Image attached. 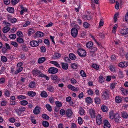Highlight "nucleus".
Here are the masks:
<instances>
[{
	"mask_svg": "<svg viewBox=\"0 0 128 128\" xmlns=\"http://www.w3.org/2000/svg\"><path fill=\"white\" fill-rule=\"evenodd\" d=\"M77 52L78 55L80 57H84L86 55V51L81 48L78 49V50Z\"/></svg>",
	"mask_w": 128,
	"mask_h": 128,
	"instance_id": "f257e3e1",
	"label": "nucleus"
},
{
	"mask_svg": "<svg viewBox=\"0 0 128 128\" xmlns=\"http://www.w3.org/2000/svg\"><path fill=\"white\" fill-rule=\"evenodd\" d=\"M32 73L34 75L37 74L41 77L44 76V74L42 73L41 71L38 70H32Z\"/></svg>",
	"mask_w": 128,
	"mask_h": 128,
	"instance_id": "f03ea898",
	"label": "nucleus"
},
{
	"mask_svg": "<svg viewBox=\"0 0 128 128\" xmlns=\"http://www.w3.org/2000/svg\"><path fill=\"white\" fill-rule=\"evenodd\" d=\"M71 34L72 36L74 37H76L78 34L77 29L74 28H72L71 30Z\"/></svg>",
	"mask_w": 128,
	"mask_h": 128,
	"instance_id": "7ed1b4c3",
	"label": "nucleus"
},
{
	"mask_svg": "<svg viewBox=\"0 0 128 128\" xmlns=\"http://www.w3.org/2000/svg\"><path fill=\"white\" fill-rule=\"evenodd\" d=\"M48 71L50 73L55 74L58 72V70L54 67H51L49 68Z\"/></svg>",
	"mask_w": 128,
	"mask_h": 128,
	"instance_id": "20e7f679",
	"label": "nucleus"
},
{
	"mask_svg": "<svg viewBox=\"0 0 128 128\" xmlns=\"http://www.w3.org/2000/svg\"><path fill=\"white\" fill-rule=\"evenodd\" d=\"M102 93L103 98L104 100L108 99L109 98V93L107 90L106 91H103Z\"/></svg>",
	"mask_w": 128,
	"mask_h": 128,
	"instance_id": "39448f33",
	"label": "nucleus"
},
{
	"mask_svg": "<svg viewBox=\"0 0 128 128\" xmlns=\"http://www.w3.org/2000/svg\"><path fill=\"white\" fill-rule=\"evenodd\" d=\"M102 118L100 114H98L96 117V122L98 124H100L102 122Z\"/></svg>",
	"mask_w": 128,
	"mask_h": 128,
	"instance_id": "423d86ee",
	"label": "nucleus"
},
{
	"mask_svg": "<svg viewBox=\"0 0 128 128\" xmlns=\"http://www.w3.org/2000/svg\"><path fill=\"white\" fill-rule=\"evenodd\" d=\"M89 112L92 118H94L96 117L95 111L94 109H89Z\"/></svg>",
	"mask_w": 128,
	"mask_h": 128,
	"instance_id": "0eeeda50",
	"label": "nucleus"
},
{
	"mask_svg": "<svg viewBox=\"0 0 128 128\" xmlns=\"http://www.w3.org/2000/svg\"><path fill=\"white\" fill-rule=\"evenodd\" d=\"M118 66L121 68L126 67L128 66V62H122L118 64Z\"/></svg>",
	"mask_w": 128,
	"mask_h": 128,
	"instance_id": "6e6552de",
	"label": "nucleus"
},
{
	"mask_svg": "<svg viewBox=\"0 0 128 128\" xmlns=\"http://www.w3.org/2000/svg\"><path fill=\"white\" fill-rule=\"evenodd\" d=\"M31 46L33 47H35L38 46L39 44L38 42L36 40H32L30 42Z\"/></svg>",
	"mask_w": 128,
	"mask_h": 128,
	"instance_id": "1a4fd4ad",
	"label": "nucleus"
},
{
	"mask_svg": "<svg viewBox=\"0 0 128 128\" xmlns=\"http://www.w3.org/2000/svg\"><path fill=\"white\" fill-rule=\"evenodd\" d=\"M72 113V110L70 109H68L66 111V114L68 118L71 117Z\"/></svg>",
	"mask_w": 128,
	"mask_h": 128,
	"instance_id": "9d476101",
	"label": "nucleus"
},
{
	"mask_svg": "<svg viewBox=\"0 0 128 128\" xmlns=\"http://www.w3.org/2000/svg\"><path fill=\"white\" fill-rule=\"evenodd\" d=\"M104 122V128H110V125L109 122L107 120H105L103 121Z\"/></svg>",
	"mask_w": 128,
	"mask_h": 128,
	"instance_id": "9b49d317",
	"label": "nucleus"
},
{
	"mask_svg": "<svg viewBox=\"0 0 128 128\" xmlns=\"http://www.w3.org/2000/svg\"><path fill=\"white\" fill-rule=\"evenodd\" d=\"M40 108L38 106H36L33 110V113L36 114H38L40 112Z\"/></svg>",
	"mask_w": 128,
	"mask_h": 128,
	"instance_id": "f8f14e48",
	"label": "nucleus"
},
{
	"mask_svg": "<svg viewBox=\"0 0 128 128\" xmlns=\"http://www.w3.org/2000/svg\"><path fill=\"white\" fill-rule=\"evenodd\" d=\"M8 21L12 23L16 22L17 21V19L15 18H12V16H8L7 18Z\"/></svg>",
	"mask_w": 128,
	"mask_h": 128,
	"instance_id": "ddd939ff",
	"label": "nucleus"
},
{
	"mask_svg": "<svg viewBox=\"0 0 128 128\" xmlns=\"http://www.w3.org/2000/svg\"><path fill=\"white\" fill-rule=\"evenodd\" d=\"M120 32L121 34L123 35H126L128 34V28L120 30Z\"/></svg>",
	"mask_w": 128,
	"mask_h": 128,
	"instance_id": "4468645a",
	"label": "nucleus"
},
{
	"mask_svg": "<svg viewBox=\"0 0 128 128\" xmlns=\"http://www.w3.org/2000/svg\"><path fill=\"white\" fill-rule=\"evenodd\" d=\"M21 10L20 12V14L21 15H22L24 12L27 11V9L26 8L23 7L22 5L20 6Z\"/></svg>",
	"mask_w": 128,
	"mask_h": 128,
	"instance_id": "2eb2a0df",
	"label": "nucleus"
},
{
	"mask_svg": "<svg viewBox=\"0 0 128 128\" xmlns=\"http://www.w3.org/2000/svg\"><path fill=\"white\" fill-rule=\"evenodd\" d=\"M115 121L116 122H118L119 121L120 116L118 113L114 114V118Z\"/></svg>",
	"mask_w": 128,
	"mask_h": 128,
	"instance_id": "dca6fc26",
	"label": "nucleus"
},
{
	"mask_svg": "<svg viewBox=\"0 0 128 128\" xmlns=\"http://www.w3.org/2000/svg\"><path fill=\"white\" fill-rule=\"evenodd\" d=\"M62 68L64 70H67L68 68V65L67 63H62Z\"/></svg>",
	"mask_w": 128,
	"mask_h": 128,
	"instance_id": "f3484780",
	"label": "nucleus"
},
{
	"mask_svg": "<svg viewBox=\"0 0 128 128\" xmlns=\"http://www.w3.org/2000/svg\"><path fill=\"white\" fill-rule=\"evenodd\" d=\"M93 46V43L91 42H88L86 44V47L90 49H91V48Z\"/></svg>",
	"mask_w": 128,
	"mask_h": 128,
	"instance_id": "a211bd4d",
	"label": "nucleus"
},
{
	"mask_svg": "<svg viewBox=\"0 0 128 128\" xmlns=\"http://www.w3.org/2000/svg\"><path fill=\"white\" fill-rule=\"evenodd\" d=\"M46 60L45 57H42L40 58H39L38 60V62L39 64H41L43 63Z\"/></svg>",
	"mask_w": 128,
	"mask_h": 128,
	"instance_id": "6ab92c4d",
	"label": "nucleus"
},
{
	"mask_svg": "<svg viewBox=\"0 0 128 128\" xmlns=\"http://www.w3.org/2000/svg\"><path fill=\"white\" fill-rule=\"evenodd\" d=\"M10 29V28L8 26H5L4 28L2 31L4 33H5L8 32Z\"/></svg>",
	"mask_w": 128,
	"mask_h": 128,
	"instance_id": "aec40b11",
	"label": "nucleus"
},
{
	"mask_svg": "<svg viewBox=\"0 0 128 128\" xmlns=\"http://www.w3.org/2000/svg\"><path fill=\"white\" fill-rule=\"evenodd\" d=\"M36 36L38 37H43L44 36V34L40 32H37L36 33Z\"/></svg>",
	"mask_w": 128,
	"mask_h": 128,
	"instance_id": "412c9836",
	"label": "nucleus"
},
{
	"mask_svg": "<svg viewBox=\"0 0 128 128\" xmlns=\"http://www.w3.org/2000/svg\"><path fill=\"white\" fill-rule=\"evenodd\" d=\"M61 56L60 54L58 53H56L53 55L52 58L54 59H58Z\"/></svg>",
	"mask_w": 128,
	"mask_h": 128,
	"instance_id": "4be33fe9",
	"label": "nucleus"
},
{
	"mask_svg": "<svg viewBox=\"0 0 128 128\" xmlns=\"http://www.w3.org/2000/svg\"><path fill=\"white\" fill-rule=\"evenodd\" d=\"M26 109V108L25 107L21 106L17 109V110L21 113L24 111Z\"/></svg>",
	"mask_w": 128,
	"mask_h": 128,
	"instance_id": "5701e85b",
	"label": "nucleus"
},
{
	"mask_svg": "<svg viewBox=\"0 0 128 128\" xmlns=\"http://www.w3.org/2000/svg\"><path fill=\"white\" fill-rule=\"evenodd\" d=\"M28 94L30 96H35L36 93L35 92L32 91L29 92L28 93Z\"/></svg>",
	"mask_w": 128,
	"mask_h": 128,
	"instance_id": "b1692460",
	"label": "nucleus"
},
{
	"mask_svg": "<svg viewBox=\"0 0 128 128\" xmlns=\"http://www.w3.org/2000/svg\"><path fill=\"white\" fill-rule=\"evenodd\" d=\"M122 116L125 118H128V115L127 113L123 111L121 112Z\"/></svg>",
	"mask_w": 128,
	"mask_h": 128,
	"instance_id": "393cba45",
	"label": "nucleus"
},
{
	"mask_svg": "<svg viewBox=\"0 0 128 128\" xmlns=\"http://www.w3.org/2000/svg\"><path fill=\"white\" fill-rule=\"evenodd\" d=\"M41 96L43 98H46L48 96V94L46 92L43 91L41 92L40 94Z\"/></svg>",
	"mask_w": 128,
	"mask_h": 128,
	"instance_id": "a878e982",
	"label": "nucleus"
},
{
	"mask_svg": "<svg viewBox=\"0 0 128 128\" xmlns=\"http://www.w3.org/2000/svg\"><path fill=\"white\" fill-rule=\"evenodd\" d=\"M6 10L8 12L10 13H13L14 11V8L11 7L7 8Z\"/></svg>",
	"mask_w": 128,
	"mask_h": 128,
	"instance_id": "bb28decb",
	"label": "nucleus"
},
{
	"mask_svg": "<svg viewBox=\"0 0 128 128\" xmlns=\"http://www.w3.org/2000/svg\"><path fill=\"white\" fill-rule=\"evenodd\" d=\"M101 108L103 112H106L108 111V108L105 105L102 106Z\"/></svg>",
	"mask_w": 128,
	"mask_h": 128,
	"instance_id": "cd10ccee",
	"label": "nucleus"
},
{
	"mask_svg": "<svg viewBox=\"0 0 128 128\" xmlns=\"http://www.w3.org/2000/svg\"><path fill=\"white\" fill-rule=\"evenodd\" d=\"M43 126L45 127H48L49 126L48 122L46 121H44L42 122Z\"/></svg>",
	"mask_w": 128,
	"mask_h": 128,
	"instance_id": "c85d7f7f",
	"label": "nucleus"
},
{
	"mask_svg": "<svg viewBox=\"0 0 128 128\" xmlns=\"http://www.w3.org/2000/svg\"><path fill=\"white\" fill-rule=\"evenodd\" d=\"M110 118L111 119H113L114 118V112L112 111L110 112Z\"/></svg>",
	"mask_w": 128,
	"mask_h": 128,
	"instance_id": "c756f323",
	"label": "nucleus"
},
{
	"mask_svg": "<svg viewBox=\"0 0 128 128\" xmlns=\"http://www.w3.org/2000/svg\"><path fill=\"white\" fill-rule=\"evenodd\" d=\"M47 90L50 92H53L54 90L53 87L51 86H48Z\"/></svg>",
	"mask_w": 128,
	"mask_h": 128,
	"instance_id": "7c9ffc66",
	"label": "nucleus"
},
{
	"mask_svg": "<svg viewBox=\"0 0 128 128\" xmlns=\"http://www.w3.org/2000/svg\"><path fill=\"white\" fill-rule=\"evenodd\" d=\"M116 101V102L119 103L122 101V99L118 96H116L115 98Z\"/></svg>",
	"mask_w": 128,
	"mask_h": 128,
	"instance_id": "2f4dec72",
	"label": "nucleus"
},
{
	"mask_svg": "<svg viewBox=\"0 0 128 128\" xmlns=\"http://www.w3.org/2000/svg\"><path fill=\"white\" fill-rule=\"evenodd\" d=\"M69 57L70 59L74 60L76 58L75 55L73 54H70L69 55Z\"/></svg>",
	"mask_w": 128,
	"mask_h": 128,
	"instance_id": "473e14b6",
	"label": "nucleus"
},
{
	"mask_svg": "<svg viewBox=\"0 0 128 128\" xmlns=\"http://www.w3.org/2000/svg\"><path fill=\"white\" fill-rule=\"evenodd\" d=\"M35 82L34 81H32L30 83L29 86L31 88H34L35 86Z\"/></svg>",
	"mask_w": 128,
	"mask_h": 128,
	"instance_id": "72a5a7b5",
	"label": "nucleus"
},
{
	"mask_svg": "<svg viewBox=\"0 0 128 128\" xmlns=\"http://www.w3.org/2000/svg\"><path fill=\"white\" fill-rule=\"evenodd\" d=\"M97 50V49L95 47H93L90 50V54H94V52H96Z\"/></svg>",
	"mask_w": 128,
	"mask_h": 128,
	"instance_id": "f704fd0d",
	"label": "nucleus"
},
{
	"mask_svg": "<svg viewBox=\"0 0 128 128\" xmlns=\"http://www.w3.org/2000/svg\"><path fill=\"white\" fill-rule=\"evenodd\" d=\"M20 103L23 106H25L28 104V102L26 100H23L21 101Z\"/></svg>",
	"mask_w": 128,
	"mask_h": 128,
	"instance_id": "c9c22d12",
	"label": "nucleus"
},
{
	"mask_svg": "<svg viewBox=\"0 0 128 128\" xmlns=\"http://www.w3.org/2000/svg\"><path fill=\"white\" fill-rule=\"evenodd\" d=\"M55 103L56 106L57 107H60L62 106V103L58 101H56L55 102Z\"/></svg>",
	"mask_w": 128,
	"mask_h": 128,
	"instance_id": "e433bc0d",
	"label": "nucleus"
},
{
	"mask_svg": "<svg viewBox=\"0 0 128 128\" xmlns=\"http://www.w3.org/2000/svg\"><path fill=\"white\" fill-rule=\"evenodd\" d=\"M34 29L32 28H30L29 30L28 34L29 36H30L32 34L34 33Z\"/></svg>",
	"mask_w": 128,
	"mask_h": 128,
	"instance_id": "4c0bfd02",
	"label": "nucleus"
},
{
	"mask_svg": "<svg viewBox=\"0 0 128 128\" xmlns=\"http://www.w3.org/2000/svg\"><path fill=\"white\" fill-rule=\"evenodd\" d=\"M17 98L18 100H24L26 99V97L25 96L20 95L18 96Z\"/></svg>",
	"mask_w": 128,
	"mask_h": 128,
	"instance_id": "58836bf2",
	"label": "nucleus"
},
{
	"mask_svg": "<svg viewBox=\"0 0 128 128\" xmlns=\"http://www.w3.org/2000/svg\"><path fill=\"white\" fill-rule=\"evenodd\" d=\"M47 109L50 112H51L52 110V107L50 105L48 104H47L46 106Z\"/></svg>",
	"mask_w": 128,
	"mask_h": 128,
	"instance_id": "ea45409f",
	"label": "nucleus"
},
{
	"mask_svg": "<svg viewBox=\"0 0 128 128\" xmlns=\"http://www.w3.org/2000/svg\"><path fill=\"white\" fill-rule=\"evenodd\" d=\"M42 116L43 118L45 119L46 120H48L50 118L46 114H43Z\"/></svg>",
	"mask_w": 128,
	"mask_h": 128,
	"instance_id": "a19ab883",
	"label": "nucleus"
},
{
	"mask_svg": "<svg viewBox=\"0 0 128 128\" xmlns=\"http://www.w3.org/2000/svg\"><path fill=\"white\" fill-rule=\"evenodd\" d=\"M51 63L53 64L54 65L58 67H60V65L56 61H52L51 62Z\"/></svg>",
	"mask_w": 128,
	"mask_h": 128,
	"instance_id": "79ce46f5",
	"label": "nucleus"
},
{
	"mask_svg": "<svg viewBox=\"0 0 128 128\" xmlns=\"http://www.w3.org/2000/svg\"><path fill=\"white\" fill-rule=\"evenodd\" d=\"M16 41L20 43H22L24 42L23 39L20 37L18 38Z\"/></svg>",
	"mask_w": 128,
	"mask_h": 128,
	"instance_id": "37998d69",
	"label": "nucleus"
},
{
	"mask_svg": "<svg viewBox=\"0 0 128 128\" xmlns=\"http://www.w3.org/2000/svg\"><path fill=\"white\" fill-rule=\"evenodd\" d=\"M86 101L88 103H90L92 102V99L90 97H88L86 99Z\"/></svg>",
	"mask_w": 128,
	"mask_h": 128,
	"instance_id": "c03bdc74",
	"label": "nucleus"
},
{
	"mask_svg": "<svg viewBox=\"0 0 128 128\" xmlns=\"http://www.w3.org/2000/svg\"><path fill=\"white\" fill-rule=\"evenodd\" d=\"M10 38L12 39H15L16 37V36L15 34H11L9 36Z\"/></svg>",
	"mask_w": 128,
	"mask_h": 128,
	"instance_id": "a18cd8bd",
	"label": "nucleus"
},
{
	"mask_svg": "<svg viewBox=\"0 0 128 128\" xmlns=\"http://www.w3.org/2000/svg\"><path fill=\"white\" fill-rule=\"evenodd\" d=\"M95 103L99 104L100 103V100L98 97H96L95 99Z\"/></svg>",
	"mask_w": 128,
	"mask_h": 128,
	"instance_id": "49530a36",
	"label": "nucleus"
},
{
	"mask_svg": "<svg viewBox=\"0 0 128 128\" xmlns=\"http://www.w3.org/2000/svg\"><path fill=\"white\" fill-rule=\"evenodd\" d=\"M84 111L83 108H81L80 109L79 113L81 115H83L84 114Z\"/></svg>",
	"mask_w": 128,
	"mask_h": 128,
	"instance_id": "de8ad7c7",
	"label": "nucleus"
},
{
	"mask_svg": "<svg viewBox=\"0 0 128 128\" xmlns=\"http://www.w3.org/2000/svg\"><path fill=\"white\" fill-rule=\"evenodd\" d=\"M44 42L46 44L47 46H50V42L49 40L48 39H44Z\"/></svg>",
	"mask_w": 128,
	"mask_h": 128,
	"instance_id": "09e8293b",
	"label": "nucleus"
},
{
	"mask_svg": "<svg viewBox=\"0 0 128 128\" xmlns=\"http://www.w3.org/2000/svg\"><path fill=\"white\" fill-rule=\"evenodd\" d=\"M2 51L3 53L5 54L6 52L8 51V50L5 46H4L2 48Z\"/></svg>",
	"mask_w": 128,
	"mask_h": 128,
	"instance_id": "8fccbe9b",
	"label": "nucleus"
},
{
	"mask_svg": "<svg viewBox=\"0 0 128 128\" xmlns=\"http://www.w3.org/2000/svg\"><path fill=\"white\" fill-rule=\"evenodd\" d=\"M92 67L95 69L98 70L99 68V66L96 64H93L92 65Z\"/></svg>",
	"mask_w": 128,
	"mask_h": 128,
	"instance_id": "3c124183",
	"label": "nucleus"
},
{
	"mask_svg": "<svg viewBox=\"0 0 128 128\" xmlns=\"http://www.w3.org/2000/svg\"><path fill=\"white\" fill-rule=\"evenodd\" d=\"M80 73L81 75L83 77H85L86 76V73L83 70H82L80 71Z\"/></svg>",
	"mask_w": 128,
	"mask_h": 128,
	"instance_id": "603ef678",
	"label": "nucleus"
},
{
	"mask_svg": "<svg viewBox=\"0 0 128 128\" xmlns=\"http://www.w3.org/2000/svg\"><path fill=\"white\" fill-rule=\"evenodd\" d=\"M7 103V102L5 100H4L1 102V105L2 106H5Z\"/></svg>",
	"mask_w": 128,
	"mask_h": 128,
	"instance_id": "864d4df0",
	"label": "nucleus"
},
{
	"mask_svg": "<svg viewBox=\"0 0 128 128\" xmlns=\"http://www.w3.org/2000/svg\"><path fill=\"white\" fill-rule=\"evenodd\" d=\"M1 60L3 62H5L7 60L5 56H1Z\"/></svg>",
	"mask_w": 128,
	"mask_h": 128,
	"instance_id": "5fc2aeb1",
	"label": "nucleus"
},
{
	"mask_svg": "<svg viewBox=\"0 0 128 128\" xmlns=\"http://www.w3.org/2000/svg\"><path fill=\"white\" fill-rule=\"evenodd\" d=\"M119 77L120 78H122L123 77V74L122 71L120 70L118 72Z\"/></svg>",
	"mask_w": 128,
	"mask_h": 128,
	"instance_id": "6e6d98bb",
	"label": "nucleus"
},
{
	"mask_svg": "<svg viewBox=\"0 0 128 128\" xmlns=\"http://www.w3.org/2000/svg\"><path fill=\"white\" fill-rule=\"evenodd\" d=\"M66 114V112L64 109H61L60 111V114L62 116Z\"/></svg>",
	"mask_w": 128,
	"mask_h": 128,
	"instance_id": "4d7b16f0",
	"label": "nucleus"
},
{
	"mask_svg": "<svg viewBox=\"0 0 128 128\" xmlns=\"http://www.w3.org/2000/svg\"><path fill=\"white\" fill-rule=\"evenodd\" d=\"M49 100L50 102L52 104L54 102V98L52 97H50L49 98Z\"/></svg>",
	"mask_w": 128,
	"mask_h": 128,
	"instance_id": "13d9d810",
	"label": "nucleus"
},
{
	"mask_svg": "<svg viewBox=\"0 0 128 128\" xmlns=\"http://www.w3.org/2000/svg\"><path fill=\"white\" fill-rule=\"evenodd\" d=\"M78 123L80 124H81L82 123V118L80 117H79L78 119Z\"/></svg>",
	"mask_w": 128,
	"mask_h": 128,
	"instance_id": "bf43d9fd",
	"label": "nucleus"
},
{
	"mask_svg": "<svg viewBox=\"0 0 128 128\" xmlns=\"http://www.w3.org/2000/svg\"><path fill=\"white\" fill-rule=\"evenodd\" d=\"M71 66L73 69H76L78 67L77 64L75 63L72 64Z\"/></svg>",
	"mask_w": 128,
	"mask_h": 128,
	"instance_id": "052dcab7",
	"label": "nucleus"
},
{
	"mask_svg": "<svg viewBox=\"0 0 128 128\" xmlns=\"http://www.w3.org/2000/svg\"><path fill=\"white\" fill-rule=\"evenodd\" d=\"M17 35L20 37H22V36L23 35L22 34V32L20 31H18L16 33Z\"/></svg>",
	"mask_w": 128,
	"mask_h": 128,
	"instance_id": "680f3d73",
	"label": "nucleus"
},
{
	"mask_svg": "<svg viewBox=\"0 0 128 128\" xmlns=\"http://www.w3.org/2000/svg\"><path fill=\"white\" fill-rule=\"evenodd\" d=\"M58 78L57 76L56 75H54L51 76V78L53 80H56Z\"/></svg>",
	"mask_w": 128,
	"mask_h": 128,
	"instance_id": "e2e57ef3",
	"label": "nucleus"
},
{
	"mask_svg": "<svg viewBox=\"0 0 128 128\" xmlns=\"http://www.w3.org/2000/svg\"><path fill=\"white\" fill-rule=\"evenodd\" d=\"M99 82L100 83H102L104 82V81L103 80V78L102 76H100L99 77Z\"/></svg>",
	"mask_w": 128,
	"mask_h": 128,
	"instance_id": "0e129e2a",
	"label": "nucleus"
},
{
	"mask_svg": "<svg viewBox=\"0 0 128 128\" xmlns=\"http://www.w3.org/2000/svg\"><path fill=\"white\" fill-rule=\"evenodd\" d=\"M40 49H41V52H44L46 51V48L44 46L41 47Z\"/></svg>",
	"mask_w": 128,
	"mask_h": 128,
	"instance_id": "69168bd1",
	"label": "nucleus"
},
{
	"mask_svg": "<svg viewBox=\"0 0 128 128\" xmlns=\"http://www.w3.org/2000/svg\"><path fill=\"white\" fill-rule=\"evenodd\" d=\"M11 44L15 47H16L18 46V44L15 42H11Z\"/></svg>",
	"mask_w": 128,
	"mask_h": 128,
	"instance_id": "338daca9",
	"label": "nucleus"
},
{
	"mask_svg": "<svg viewBox=\"0 0 128 128\" xmlns=\"http://www.w3.org/2000/svg\"><path fill=\"white\" fill-rule=\"evenodd\" d=\"M71 98L70 96H68L66 98V100L68 102H70L71 100Z\"/></svg>",
	"mask_w": 128,
	"mask_h": 128,
	"instance_id": "774afa93",
	"label": "nucleus"
}]
</instances>
